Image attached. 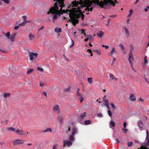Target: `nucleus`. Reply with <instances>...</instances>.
I'll list each match as a JSON object with an SVG mask.
<instances>
[{"label":"nucleus","mask_w":149,"mask_h":149,"mask_svg":"<svg viewBox=\"0 0 149 149\" xmlns=\"http://www.w3.org/2000/svg\"><path fill=\"white\" fill-rule=\"evenodd\" d=\"M79 0V2L76 0L73 1L72 2V7H77L79 4L80 6H79L77 8H73L72 9L65 10H62V8L65 6L63 2L65 0H54V1L56 2L54 6L52 7L49 9L47 14H50V16L54 21L59 16L65 13L67 15L66 17H64V18L65 19L69 17L73 24L75 26L79 22L77 18L80 19L82 20L84 19V15L83 13L89 14L93 9L92 7H90L92 4L90 0Z\"/></svg>","instance_id":"f257e3e1"},{"label":"nucleus","mask_w":149,"mask_h":149,"mask_svg":"<svg viewBox=\"0 0 149 149\" xmlns=\"http://www.w3.org/2000/svg\"><path fill=\"white\" fill-rule=\"evenodd\" d=\"M92 3H97L98 5L104 8H107L109 6L112 5L114 6L116 3V0H93L91 1Z\"/></svg>","instance_id":"f03ea898"},{"label":"nucleus","mask_w":149,"mask_h":149,"mask_svg":"<svg viewBox=\"0 0 149 149\" xmlns=\"http://www.w3.org/2000/svg\"><path fill=\"white\" fill-rule=\"evenodd\" d=\"M77 132V128L75 127H74L72 129L71 133L69 135V141L65 140L63 141V147L67 146L68 147H70L72 145V142L75 141V139L74 137L75 135Z\"/></svg>","instance_id":"7ed1b4c3"},{"label":"nucleus","mask_w":149,"mask_h":149,"mask_svg":"<svg viewBox=\"0 0 149 149\" xmlns=\"http://www.w3.org/2000/svg\"><path fill=\"white\" fill-rule=\"evenodd\" d=\"M24 141L22 140H19L17 139L13 141L12 143L13 145L14 146H16L19 144H21L23 143Z\"/></svg>","instance_id":"20e7f679"},{"label":"nucleus","mask_w":149,"mask_h":149,"mask_svg":"<svg viewBox=\"0 0 149 149\" xmlns=\"http://www.w3.org/2000/svg\"><path fill=\"white\" fill-rule=\"evenodd\" d=\"M77 92L76 94L77 95L79 99V100L81 103L84 100V98L83 97L82 94L79 93V89L78 88L77 89Z\"/></svg>","instance_id":"39448f33"},{"label":"nucleus","mask_w":149,"mask_h":149,"mask_svg":"<svg viewBox=\"0 0 149 149\" xmlns=\"http://www.w3.org/2000/svg\"><path fill=\"white\" fill-rule=\"evenodd\" d=\"M30 59L31 61H33L34 58H36L38 54L37 53H33L30 52L29 53Z\"/></svg>","instance_id":"423d86ee"},{"label":"nucleus","mask_w":149,"mask_h":149,"mask_svg":"<svg viewBox=\"0 0 149 149\" xmlns=\"http://www.w3.org/2000/svg\"><path fill=\"white\" fill-rule=\"evenodd\" d=\"M129 61L130 63L131 66L132 67L133 63L132 61L134 60V57L132 52H130L128 58Z\"/></svg>","instance_id":"0eeeda50"},{"label":"nucleus","mask_w":149,"mask_h":149,"mask_svg":"<svg viewBox=\"0 0 149 149\" xmlns=\"http://www.w3.org/2000/svg\"><path fill=\"white\" fill-rule=\"evenodd\" d=\"M117 53V52L116 50V48L115 47H113L110 53V55L112 56L114 54H116Z\"/></svg>","instance_id":"6e6552de"},{"label":"nucleus","mask_w":149,"mask_h":149,"mask_svg":"<svg viewBox=\"0 0 149 149\" xmlns=\"http://www.w3.org/2000/svg\"><path fill=\"white\" fill-rule=\"evenodd\" d=\"M53 110L56 113H59L60 110L58 106L57 105L54 106L53 108Z\"/></svg>","instance_id":"1a4fd4ad"},{"label":"nucleus","mask_w":149,"mask_h":149,"mask_svg":"<svg viewBox=\"0 0 149 149\" xmlns=\"http://www.w3.org/2000/svg\"><path fill=\"white\" fill-rule=\"evenodd\" d=\"M130 100L133 102H134L136 100V97L132 93H131L130 94Z\"/></svg>","instance_id":"9d476101"},{"label":"nucleus","mask_w":149,"mask_h":149,"mask_svg":"<svg viewBox=\"0 0 149 149\" xmlns=\"http://www.w3.org/2000/svg\"><path fill=\"white\" fill-rule=\"evenodd\" d=\"M15 132L19 135L21 136L23 133V130H22L17 129L15 130Z\"/></svg>","instance_id":"9b49d317"},{"label":"nucleus","mask_w":149,"mask_h":149,"mask_svg":"<svg viewBox=\"0 0 149 149\" xmlns=\"http://www.w3.org/2000/svg\"><path fill=\"white\" fill-rule=\"evenodd\" d=\"M23 17L24 19V21L23 22L19 24V25L20 26H24L25 23L27 22V21H26V17L25 16H23Z\"/></svg>","instance_id":"f8f14e48"},{"label":"nucleus","mask_w":149,"mask_h":149,"mask_svg":"<svg viewBox=\"0 0 149 149\" xmlns=\"http://www.w3.org/2000/svg\"><path fill=\"white\" fill-rule=\"evenodd\" d=\"M115 126V123L114 122L111 121L109 123V127L111 129H113Z\"/></svg>","instance_id":"ddd939ff"},{"label":"nucleus","mask_w":149,"mask_h":149,"mask_svg":"<svg viewBox=\"0 0 149 149\" xmlns=\"http://www.w3.org/2000/svg\"><path fill=\"white\" fill-rule=\"evenodd\" d=\"M138 124L139 127L141 129L140 130H142V129L143 127V123L140 121L138 122Z\"/></svg>","instance_id":"4468645a"},{"label":"nucleus","mask_w":149,"mask_h":149,"mask_svg":"<svg viewBox=\"0 0 149 149\" xmlns=\"http://www.w3.org/2000/svg\"><path fill=\"white\" fill-rule=\"evenodd\" d=\"M97 35L99 37L101 38L104 35V32L102 31H100L98 33H97Z\"/></svg>","instance_id":"2eb2a0df"},{"label":"nucleus","mask_w":149,"mask_h":149,"mask_svg":"<svg viewBox=\"0 0 149 149\" xmlns=\"http://www.w3.org/2000/svg\"><path fill=\"white\" fill-rule=\"evenodd\" d=\"M119 47L120 48V49L123 51V53L124 54H125V48L122 44L120 43L119 45Z\"/></svg>","instance_id":"dca6fc26"},{"label":"nucleus","mask_w":149,"mask_h":149,"mask_svg":"<svg viewBox=\"0 0 149 149\" xmlns=\"http://www.w3.org/2000/svg\"><path fill=\"white\" fill-rule=\"evenodd\" d=\"M109 76L111 79L112 80H117L118 78H116L114 75L112 74H109Z\"/></svg>","instance_id":"f3484780"},{"label":"nucleus","mask_w":149,"mask_h":149,"mask_svg":"<svg viewBox=\"0 0 149 149\" xmlns=\"http://www.w3.org/2000/svg\"><path fill=\"white\" fill-rule=\"evenodd\" d=\"M29 40L31 41H33V39L34 38V36L31 34H30L29 35Z\"/></svg>","instance_id":"a211bd4d"},{"label":"nucleus","mask_w":149,"mask_h":149,"mask_svg":"<svg viewBox=\"0 0 149 149\" xmlns=\"http://www.w3.org/2000/svg\"><path fill=\"white\" fill-rule=\"evenodd\" d=\"M82 34H84V36L86 38L84 40V41L86 42L88 40V37H87V36H86V34L84 32V31H85V30H82Z\"/></svg>","instance_id":"6ab92c4d"},{"label":"nucleus","mask_w":149,"mask_h":149,"mask_svg":"<svg viewBox=\"0 0 149 149\" xmlns=\"http://www.w3.org/2000/svg\"><path fill=\"white\" fill-rule=\"evenodd\" d=\"M124 29L125 30V31L126 32V36L127 37H128L129 36V33L128 29H127V28L125 27H124Z\"/></svg>","instance_id":"aec40b11"},{"label":"nucleus","mask_w":149,"mask_h":149,"mask_svg":"<svg viewBox=\"0 0 149 149\" xmlns=\"http://www.w3.org/2000/svg\"><path fill=\"white\" fill-rule=\"evenodd\" d=\"M54 31L56 32L59 33L61 32V29L59 28H56L54 29Z\"/></svg>","instance_id":"412c9836"},{"label":"nucleus","mask_w":149,"mask_h":149,"mask_svg":"<svg viewBox=\"0 0 149 149\" xmlns=\"http://www.w3.org/2000/svg\"><path fill=\"white\" fill-rule=\"evenodd\" d=\"M16 34H17L16 33H15L13 36L11 38H9L10 39V40L12 42H13L14 41L15 39V37L16 36Z\"/></svg>","instance_id":"4be33fe9"},{"label":"nucleus","mask_w":149,"mask_h":149,"mask_svg":"<svg viewBox=\"0 0 149 149\" xmlns=\"http://www.w3.org/2000/svg\"><path fill=\"white\" fill-rule=\"evenodd\" d=\"M58 120L59 122L60 123H61L63 121V117L61 116H58L57 117Z\"/></svg>","instance_id":"5701e85b"},{"label":"nucleus","mask_w":149,"mask_h":149,"mask_svg":"<svg viewBox=\"0 0 149 149\" xmlns=\"http://www.w3.org/2000/svg\"><path fill=\"white\" fill-rule=\"evenodd\" d=\"M103 101L106 103V104H108V99L106 98V96L105 95L103 97Z\"/></svg>","instance_id":"b1692460"},{"label":"nucleus","mask_w":149,"mask_h":149,"mask_svg":"<svg viewBox=\"0 0 149 149\" xmlns=\"http://www.w3.org/2000/svg\"><path fill=\"white\" fill-rule=\"evenodd\" d=\"M86 116V113L84 112L83 114H81L79 117V118L80 119H82L84 117Z\"/></svg>","instance_id":"393cba45"},{"label":"nucleus","mask_w":149,"mask_h":149,"mask_svg":"<svg viewBox=\"0 0 149 149\" xmlns=\"http://www.w3.org/2000/svg\"><path fill=\"white\" fill-rule=\"evenodd\" d=\"M7 129L9 131H15V132L16 130L15 128L12 127H8Z\"/></svg>","instance_id":"a878e982"},{"label":"nucleus","mask_w":149,"mask_h":149,"mask_svg":"<svg viewBox=\"0 0 149 149\" xmlns=\"http://www.w3.org/2000/svg\"><path fill=\"white\" fill-rule=\"evenodd\" d=\"M91 123V121L89 120H86L84 121V124L85 125H89Z\"/></svg>","instance_id":"bb28decb"},{"label":"nucleus","mask_w":149,"mask_h":149,"mask_svg":"<svg viewBox=\"0 0 149 149\" xmlns=\"http://www.w3.org/2000/svg\"><path fill=\"white\" fill-rule=\"evenodd\" d=\"M52 132V129L50 128H46V129L45 130L43 131V132Z\"/></svg>","instance_id":"cd10ccee"},{"label":"nucleus","mask_w":149,"mask_h":149,"mask_svg":"<svg viewBox=\"0 0 149 149\" xmlns=\"http://www.w3.org/2000/svg\"><path fill=\"white\" fill-rule=\"evenodd\" d=\"M88 81L89 83L91 84L93 83L92 78H88Z\"/></svg>","instance_id":"c85d7f7f"},{"label":"nucleus","mask_w":149,"mask_h":149,"mask_svg":"<svg viewBox=\"0 0 149 149\" xmlns=\"http://www.w3.org/2000/svg\"><path fill=\"white\" fill-rule=\"evenodd\" d=\"M132 13H133V11L132 10H130L129 11V14L128 15L127 17V18H129V17H130L131 16V15H132Z\"/></svg>","instance_id":"c756f323"},{"label":"nucleus","mask_w":149,"mask_h":149,"mask_svg":"<svg viewBox=\"0 0 149 149\" xmlns=\"http://www.w3.org/2000/svg\"><path fill=\"white\" fill-rule=\"evenodd\" d=\"M87 37L88 40L90 41H92L93 39V38L91 36H88Z\"/></svg>","instance_id":"7c9ffc66"},{"label":"nucleus","mask_w":149,"mask_h":149,"mask_svg":"<svg viewBox=\"0 0 149 149\" xmlns=\"http://www.w3.org/2000/svg\"><path fill=\"white\" fill-rule=\"evenodd\" d=\"M5 36L7 37L8 39L10 38V33L9 32H8L5 34Z\"/></svg>","instance_id":"2f4dec72"},{"label":"nucleus","mask_w":149,"mask_h":149,"mask_svg":"<svg viewBox=\"0 0 149 149\" xmlns=\"http://www.w3.org/2000/svg\"><path fill=\"white\" fill-rule=\"evenodd\" d=\"M10 95V94L9 93H4V96L5 97H9Z\"/></svg>","instance_id":"473e14b6"},{"label":"nucleus","mask_w":149,"mask_h":149,"mask_svg":"<svg viewBox=\"0 0 149 149\" xmlns=\"http://www.w3.org/2000/svg\"><path fill=\"white\" fill-rule=\"evenodd\" d=\"M33 69H29L28 70V71L27 72V74H29L30 73H31L33 71Z\"/></svg>","instance_id":"72a5a7b5"},{"label":"nucleus","mask_w":149,"mask_h":149,"mask_svg":"<svg viewBox=\"0 0 149 149\" xmlns=\"http://www.w3.org/2000/svg\"><path fill=\"white\" fill-rule=\"evenodd\" d=\"M146 139L147 140V144L146 145L147 146H149V137H147V138H146Z\"/></svg>","instance_id":"f704fd0d"},{"label":"nucleus","mask_w":149,"mask_h":149,"mask_svg":"<svg viewBox=\"0 0 149 149\" xmlns=\"http://www.w3.org/2000/svg\"><path fill=\"white\" fill-rule=\"evenodd\" d=\"M59 146L58 145H55L52 148V149H56L57 147H59Z\"/></svg>","instance_id":"c9c22d12"},{"label":"nucleus","mask_w":149,"mask_h":149,"mask_svg":"<svg viewBox=\"0 0 149 149\" xmlns=\"http://www.w3.org/2000/svg\"><path fill=\"white\" fill-rule=\"evenodd\" d=\"M133 144V143L132 142H128L127 143L128 146L129 147L131 146Z\"/></svg>","instance_id":"e433bc0d"},{"label":"nucleus","mask_w":149,"mask_h":149,"mask_svg":"<svg viewBox=\"0 0 149 149\" xmlns=\"http://www.w3.org/2000/svg\"><path fill=\"white\" fill-rule=\"evenodd\" d=\"M108 113L110 117H111L112 116V113L109 110H108Z\"/></svg>","instance_id":"4c0bfd02"},{"label":"nucleus","mask_w":149,"mask_h":149,"mask_svg":"<svg viewBox=\"0 0 149 149\" xmlns=\"http://www.w3.org/2000/svg\"><path fill=\"white\" fill-rule=\"evenodd\" d=\"M94 51L95 52H96L98 54H100L101 52L100 50L96 49L94 50Z\"/></svg>","instance_id":"58836bf2"},{"label":"nucleus","mask_w":149,"mask_h":149,"mask_svg":"<svg viewBox=\"0 0 149 149\" xmlns=\"http://www.w3.org/2000/svg\"><path fill=\"white\" fill-rule=\"evenodd\" d=\"M122 130L123 131L124 133H126L127 131V129H125V128H123L122 129Z\"/></svg>","instance_id":"ea45409f"},{"label":"nucleus","mask_w":149,"mask_h":149,"mask_svg":"<svg viewBox=\"0 0 149 149\" xmlns=\"http://www.w3.org/2000/svg\"><path fill=\"white\" fill-rule=\"evenodd\" d=\"M71 45L70 46V47H71L74 44V41L72 39H71Z\"/></svg>","instance_id":"a19ab883"},{"label":"nucleus","mask_w":149,"mask_h":149,"mask_svg":"<svg viewBox=\"0 0 149 149\" xmlns=\"http://www.w3.org/2000/svg\"><path fill=\"white\" fill-rule=\"evenodd\" d=\"M2 1H4L6 3H9V1L8 0H1Z\"/></svg>","instance_id":"79ce46f5"},{"label":"nucleus","mask_w":149,"mask_h":149,"mask_svg":"<svg viewBox=\"0 0 149 149\" xmlns=\"http://www.w3.org/2000/svg\"><path fill=\"white\" fill-rule=\"evenodd\" d=\"M102 46L103 47H105L106 49H108L109 48V46H106L104 45H102Z\"/></svg>","instance_id":"37998d69"},{"label":"nucleus","mask_w":149,"mask_h":149,"mask_svg":"<svg viewBox=\"0 0 149 149\" xmlns=\"http://www.w3.org/2000/svg\"><path fill=\"white\" fill-rule=\"evenodd\" d=\"M38 70H39V71H41V72L43 71V68H39V67H38Z\"/></svg>","instance_id":"c03bdc74"},{"label":"nucleus","mask_w":149,"mask_h":149,"mask_svg":"<svg viewBox=\"0 0 149 149\" xmlns=\"http://www.w3.org/2000/svg\"><path fill=\"white\" fill-rule=\"evenodd\" d=\"M140 149H149V148H147L146 147L143 146H141L140 148Z\"/></svg>","instance_id":"a18cd8bd"},{"label":"nucleus","mask_w":149,"mask_h":149,"mask_svg":"<svg viewBox=\"0 0 149 149\" xmlns=\"http://www.w3.org/2000/svg\"><path fill=\"white\" fill-rule=\"evenodd\" d=\"M103 105L106 106L107 107V109H108V110H109V107L108 105V104H104Z\"/></svg>","instance_id":"49530a36"},{"label":"nucleus","mask_w":149,"mask_h":149,"mask_svg":"<svg viewBox=\"0 0 149 149\" xmlns=\"http://www.w3.org/2000/svg\"><path fill=\"white\" fill-rule=\"evenodd\" d=\"M144 64L145 65H146L148 63V60L147 59V60H144Z\"/></svg>","instance_id":"de8ad7c7"},{"label":"nucleus","mask_w":149,"mask_h":149,"mask_svg":"<svg viewBox=\"0 0 149 149\" xmlns=\"http://www.w3.org/2000/svg\"><path fill=\"white\" fill-rule=\"evenodd\" d=\"M111 106L112 108L113 109H114L115 108V106L114 104L113 103H111Z\"/></svg>","instance_id":"09e8293b"},{"label":"nucleus","mask_w":149,"mask_h":149,"mask_svg":"<svg viewBox=\"0 0 149 149\" xmlns=\"http://www.w3.org/2000/svg\"><path fill=\"white\" fill-rule=\"evenodd\" d=\"M127 125L126 123L125 122H124L123 123V128H125Z\"/></svg>","instance_id":"8fccbe9b"},{"label":"nucleus","mask_w":149,"mask_h":149,"mask_svg":"<svg viewBox=\"0 0 149 149\" xmlns=\"http://www.w3.org/2000/svg\"><path fill=\"white\" fill-rule=\"evenodd\" d=\"M19 26H15L14 27V29H17L19 28Z\"/></svg>","instance_id":"3c124183"},{"label":"nucleus","mask_w":149,"mask_h":149,"mask_svg":"<svg viewBox=\"0 0 149 149\" xmlns=\"http://www.w3.org/2000/svg\"><path fill=\"white\" fill-rule=\"evenodd\" d=\"M146 138H147V137H148V130H146Z\"/></svg>","instance_id":"603ef678"},{"label":"nucleus","mask_w":149,"mask_h":149,"mask_svg":"<svg viewBox=\"0 0 149 149\" xmlns=\"http://www.w3.org/2000/svg\"><path fill=\"white\" fill-rule=\"evenodd\" d=\"M145 81L148 83H149V79L147 78H145Z\"/></svg>","instance_id":"864d4df0"},{"label":"nucleus","mask_w":149,"mask_h":149,"mask_svg":"<svg viewBox=\"0 0 149 149\" xmlns=\"http://www.w3.org/2000/svg\"><path fill=\"white\" fill-rule=\"evenodd\" d=\"M97 116L100 117H101L102 116V115L101 113H100L97 114Z\"/></svg>","instance_id":"5fc2aeb1"},{"label":"nucleus","mask_w":149,"mask_h":149,"mask_svg":"<svg viewBox=\"0 0 149 149\" xmlns=\"http://www.w3.org/2000/svg\"><path fill=\"white\" fill-rule=\"evenodd\" d=\"M44 28V26H41V27L39 29V31L42 30Z\"/></svg>","instance_id":"6e6d98bb"},{"label":"nucleus","mask_w":149,"mask_h":149,"mask_svg":"<svg viewBox=\"0 0 149 149\" xmlns=\"http://www.w3.org/2000/svg\"><path fill=\"white\" fill-rule=\"evenodd\" d=\"M44 84L42 83H40V86L42 87V86H44Z\"/></svg>","instance_id":"4d7b16f0"},{"label":"nucleus","mask_w":149,"mask_h":149,"mask_svg":"<svg viewBox=\"0 0 149 149\" xmlns=\"http://www.w3.org/2000/svg\"><path fill=\"white\" fill-rule=\"evenodd\" d=\"M133 49V47L132 46H131V50L130 52H132V50Z\"/></svg>","instance_id":"13d9d810"},{"label":"nucleus","mask_w":149,"mask_h":149,"mask_svg":"<svg viewBox=\"0 0 149 149\" xmlns=\"http://www.w3.org/2000/svg\"><path fill=\"white\" fill-rule=\"evenodd\" d=\"M87 52L90 53H91V52H92V51L90 49H88L87 50Z\"/></svg>","instance_id":"bf43d9fd"},{"label":"nucleus","mask_w":149,"mask_h":149,"mask_svg":"<svg viewBox=\"0 0 149 149\" xmlns=\"http://www.w3.org/2000/svg\"><path fill=\"white\" fill-rule=\"evenodd\" d=\"M116 140L118 143H120V142L119 141L118 139H116Z\"/></svg>","instance_id":"052dcab7"},{"label":"nucleus","mask_w":149,"mask_h":149,"mask_svg":"<svg viewBox=\"0 0 149 149\" xmlns=\"http://www.w3.org/2000/svg\"><path fill=\"white\" fill-rule=\"evenodd\" d=\"M43 94H44V95H45L46 96H47V93L45 92H43Z\"/></svg>","instance_id":"680f3d73"},{"label":"nucleus","mask_w":149,"mask_h":149,"mask_svg":"<svg viewBox=\"0 0 149 149\" xmlns=\"http://www.w3.org/2000/svg\"><path fill=\"white\" fill-rule=\"evenodd\" d=\"M70 90V88H68V89H65V91L66 92H68V91H69Z\"/></svg>","instance_id":"e2e57ef3"},{"label":"nucleus","mask_w":149,"mask_h":149,"mask_svg":"<svg viewBox=\"0 0 149 149\" xmlns=\"http://www.w3.org/2000/svg\"><path fill=\"white\" fill-rule=\"evenodd\" d=\"M132 67V69L133 70V71H134V72H136V70H135V69H134V68H133V65H132V67Z\"/></svg>","instance_id":"0e129e2a"},{"label":"nucleus","mask_w":149,"mask_h":149,"mask_svg":"<svg viewBox=\"0 0 149 149\" xmlns=\"http://www.w3.org/2000/svg\"><path fill=\"white\" fill-rule=\"evenodd\" d=\"M147 56H145V57H144V60H147Z\"/></svg>","instance_id":"69168bd1"},{"label":"nucleus","mask_w":149,"mask_h":149,"mask_svg":"<svg viewBox=\"0 0 149 149\" xmlns=\"http://www.w3.org/2000/svg\"><path fill=\"white\" fill-rule=\"evenodd\" d=\"M27 145L28 146H31V145H32V143H28L27 144Z\"/></svg>","instance_id":"338daca9"},{"label":"nucleus","mask_w":149,"mask_h":149,"mask_svg":"<svg viewBox=\"0 0 149 149\" xmlns=\"http://www.w3.org/2000/svg\"><path fill=\"white\" fill-rule=\"evenodd\" d=\"M144 10L145 12H147L148 11V9L146 8H145V9H144Z\"/></svg>","instance_id":"774afa93"}]
</instances>
